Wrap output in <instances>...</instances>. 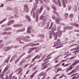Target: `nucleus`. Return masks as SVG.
I'll return each instance as SVG.
<instances>
[{
    "label": "nucleus",
    "instance_id": "44",
    "mask_svg": "<svg viewBox=\"0 0 79 79\" xmlns=\"http://www.w3.org/2000/svg\"><path fill=\"white\" fill-rule=\"evenodd\" d=\"M37 72H38V70H36L33 73L34 74H37Z\"/></svg>",
    "mask_w": 79,
    "mask_h": 79
},
{
    "label": "nucleus",
    "instance_id": "56",
    "mask_svg": "<svg viewBox=\"0 0 79 79\" xmlns=\"http://www.w3.org/2000/svg\"><path fill=\"white\" fill-rule=\"evenodd\" d=\"M31 48V50H35L36 48Z\"/></svg>",
    "mask_w": 79,
    "mask_h": 79
},
{
    "label": "nucleus",
    "instance_id": "25",
    "mask_svg": "<svg viewBox=\"0 0 79 79\" xmlns=\"http://www.w3.org/2000/svg\"><path fill=\"white\" fill-rule=\"evenodd\" d=\"M69 17L70 18H73L74 17V14H71L69 15Z\"/></svg>",
    "mask_w": 79,
    "mask_h": 79
},
{
    "label": "nucleus",
    "instance_id": "18",
    "mask_svg": "<svg viewBox=\"0 0 79 79\" xmlns=\"http://www.w3.org/2000/svg\"><path fill=\"white\" fill-rule=\"evenodd\" d=\"M62 71V69L61 68H58L57 69V71L56 72V73L59 72V71Z\"/></svg>",
    "mask_w": 79,
    "mask_h": 79
},
{
    "label": "nucleus",
    "instance_id": "6",
    "mask_svg": "<svg viewBox=\"0 0 79 79\" xmlns=\"http://www.w3.org/2000/svg\"><path fill=\"white\" fill-rule=\"evenodd\" d=\"M45 74H46V73L44 71L38 74V76L39 77H40V76H44Z\"/></svg>",
    "mask_w": 79,
    "mask_h": 79
},
{
    "label": "nucleus",
    "instance_id": "4",
    "mask_svg": "<svg viewBox=\"0 0 79 79\" xmlns=\"http://www.w3.org/2000/svg\"><path fill=\"white\" fill-rule=\"evenodd\" d=\"M12 48V47L9 46L6 47L4 48V50L5 52H7V51H9L10 50H11Z\"/></svg>",
    "mask_w": 79,
    "mask_h": 79
},
{
    "label": "nucleus",
    "instance_id": "17",
    "mask_svg": "<svg viewBox=\"0 0 79 79\" xmlns=\"http://www.w3.org/2000/svg\"><path fill=\"white\" fill-rule=\"evenodd\" d=\"M48 60L49 59H48L46 58L43 60V61L46 62L47 63H48L49 62V60Z\"/></svg>",
    "mask_w": 79,
    "mask_h": 79
},
{
    "label": "nucleus",
    "instance_id": "20",
    "mask_svg": "<svg viewBox=\"0 0 79 79\" xmlns=\"http://www.w3.org/2000/svg\"><path fill=\"white\" fill-rule=\"evenodd\" d=\"M58 37H60V36H61V34H62V32L60 31H59L58 32Z\"/></svg>",
    "mask_w": 79,
    "mask_h": 79
},
{
    "label": "nucleus",
    "instance_id": "28",
    "mask_svg": "<svg viewBox=\"0 0 79 79\" xmlns=\"http://www.w3.org/2000/svg\"><path fill=\"white\" fill-rule=\"evenodd\" d=\"M15 56H14L13 57V58H11L9 61L10 62H11L12 61H13L14 59L15 58Z\"/></svg>",
    "mask_w": 79,
    "mask_h": 79
},
{
    "label": "nucleus",
    "instance_id": "40",
    "mask_svg": "<svg viewBox=\"0 0 79 79\" xmlns=\"http://www.w3.org/2000/svg\"><path fill=\"white\" fill-rule=\"evenodd\" d=\"M53 13H55V14H56V15H58V12L55 10H53Z\"/></svg>",
    "mask_w": 79,
    "mask_h": 79
},
{
    "label": "nucleus",
    "instance_id": "53",
    "mask_svg": "<svg viewBox=\"0 0 79 79\" xmlns=\"http://www.w3.org/2000/svg\"><path fill=\"white\" fill-rule=\"evenodd\" d=\"M26 54L25 53H24L23 54L20 56V58L21 57H22V56H23L24 55Z\"/></svg>",
    "mask_w": 79,
    "mask_h": 79
},
{
    "label": "nucleus",
    "instance_id": "29",
    "mask_svg": "<svg viewBox=\"0 0 79 79\" xmlns=\"http://www.w3.org/2000/svg\"><path fill=\"white\" fill-rule=\"evenodd\" d=\"M40 56L39 55H37L36 56L35 58V59H39L40 58Z\"/></svg>",
    "mask_w": 79,
    "mask_h": 79
},
{
    "label": "nucleus",
    "instance_id": "46",
    "mask_svg": "<svg viewBox=\"0 0 79 79\" xmlns=\"http://www.w3.org/2000/svg\"><path fill=\"white\" fill-rule=\"evenodd\" d=\"M10 23L11 24H13V23H15V21H14L13 20H11L10 21Z\"/></svg>",
    "mask_w": 79,
    "mask_h": 79
},
{
    "label": "nucleus",
    "instance_id": "51",
    "mask_svg": "<svg viewBox=\"0 0 79 79\" xmlns=\"http://www.w3.org/2000/svg\"><path fill=\"white\" fill-rule=\"evenodd\" d=\"M69 64H65L64 66H63V67H66V66H68V65H69Z\"/></svg>",
    "mask_w": 79,
    "mask_h": 79
},
{
    "label": "nucleus",
    "instance_id": "16",
    "mask_svg": "<svg viewBox=\"0 0 79 79\" xmlns=\"http://www.w3.org/2000/svg\"><path fill=\"white\" fill-rule=\"evenodd\" d=\"M6 19H7V18H6L3 19L2 20L0 21V24H2V23H3V22H5V21H6Z\"/></svg>",
    "mask_w": 79,
    "mask_h": 79
},
{
    "label": "nucleus",
    "instance_id": "37",
    "mask_svg": "<svg viewBox=\"0 0 79 79\" xmlns=\"http://www.w3.org/2000/svg\"><path fill=\"white\" fill-rule=\"evenodd\" d=\"M44 18V16L42 15H41L40 16V19L41 20H43Z\"/></svg>",
    "mask_w": 79,
    "mask_h": 79
},
{
    "label": "nucleus",
    "instance_id": "61",
    "mask_svg": "<svg viewBox=\"0 0 79 79\" xmlns=\"http://www.w3.org/2000/svg\"><path fill=\"white\" fill-rule=\"evenodd\" d=\"M76 76H77V75L75 76L71 79H76Z\"/></svg>",
    "mask_w": 79,
    "mask_h": 79
},
{
    "label": "nucleus",
    "instance_id": "35",
    "mask_svg": "<svg viewBox=\"0 0 79 79\" xmlns=\"http://www.w3.org/2000/svg\"><path fill=\"white\" fill-rule=\"evenodd\" d=\"M24 8H26H26H29V7H28V6L27 4H25L24 5Z\"/></svg>",
    "mask_w": 79,
    "mask_h": 79
},
{
    "label": "nucleus",
    "instance_id": "43",
    "mask_svg": "<svg viewBox=\"0 0 79 79\" xmlns=\"http://www.w3.org/2000/svg\"><path fill=\"white\" fill-rule=\"evenodd\" d=\"M60 75V74H56L54 76L56 78V77H58V76H59Z\"/></svg>",
    "mask_w": 79,
    "mask_h": 79
},
{
    "label": "nucleus",
    "instance_id": "19",
    "mask_svg": "<svg viewBox=\"0 0 79 79\" xmlns=\"http://www.w3.org/2000/svg\"><path fill=\"white\" fill-rule=\"evenodd\" d=\"M21 59V58H19L16 59V60L15 61V63L16 64L19 61V60Z\"/></svg>",
    "mask_w": 79,
    "mask_h": 79
},
{
    "label": "nucleus",
    "instance_id": "12",
    "mask_svg": "<svg viewBox=\"0 0 79 79\" xmlns=\"http://www.w3.org/2000/svg\"><path fill=\"white\" fill-rule=\"evenodd\" d=\"M64 18L65 19H67L68 18V14L67 13H65L64 14Z\"/></svg>",
    "mask_w": 79,
    "mask_h": 79
},
{
    "label": "nucleus",
    "instance_id": "9",
    "mask_svg": "<svg viewBox=\"0 0 79 79\" xmlns=\"http://www.w3.org/2000/svg\"><path fill=\"white\" fill-rule=\"evenodd\" d=\"M76 71V69L73 70L70 73H69L68 74V76L69 75H71V74H73V73H75Z\"/></svg>",
    "mask_w": 79,
    "mask_h": 79
},
{
    "label": "nucleus",
    "instance_id": "24",
    "mask_svg": "<svg viewBox=\"0 0 79 79\" xmlns=\"http://www.w3.org/2000/svg\"><path fill=\"white\" fill-rule=\"evenodd\" d=\"M24 10H25L26 13H28L29 12V8H24Z\"/></svg>",
    "mask_w": 79,
    "mask_h": 79
},
{
    "label": "nucleus",
    "instance_id": "54",
    "mask_svg": "<svg viewBox=\"0 0 79 79\" xmlns=\"http://www.w3.org/2000/svg\"><path fill=\"white\" fill-rule=\"evenodd\" d=\"M52 18L53 19H55V16L54 15H53L52 16Z\"/></svg>",
    "mask_w": 79,
    "mask_h": 79
},
{
    "label": "nucleus",
    "instance_id": "55",
    "mask_svg": "<svg viewBox=\"0 0 79 79\" xmlns=\"http://www.w3.org/2000/svg\"><path fill=\"white\" fill-rule=\"evenodd\" d=\"M11 55H9L8 56V57L7 58V59H8V60H9L10 58H11Z\"/></svg>",
    "mask_w": 79,
    "mask_h": 79
},
{
    "label": "nucleus",
    "instance_id": "58",
    "mask_svg": "<svg viewBox=\"0 0 79 79\" xmlns=\"http://www.w3.org/2000/svg\"><path fill=\"white\" fill-rule=\"evenodd\" d=\"M60 64H57L56 65H55V66L56 67H57V66H60Z\"/></svg>",
    "mask_w": 79,
    "mask_h": 79
},
{
    "label": "nucleus",
    "instance_id": "36",
    "mask_svg": "<svg viewBox=\"0 0 79 79\" xmlns=\"http://www.w3.org/2000/svg\"><path fill=\"white\" fill-rule=\"evenodd\" d=\"M62 2H66V3H68V0H61Z\"/></svg>",
    "mask_w": 79,
    "mask_h": 79
},
{
    "label": "nucleus",
    "instance_id": "42",
    "mask_svg": "<svg viewBox=\"0 0 79 79\" xmlns=\"http://www.w3.org/2000/svg\"><path fill=\"white\" fill-rule=\"evenodd\" d=\"M64 76V74H62V75L59 77V79H61V78H62V77H63Z\"/></svg>",
    "mask_w": 79,
    "mask_h": 79
},
{
    "label": "nucleus",
    "instance_id": "3",
    "mask_svg": "<svg viewBox=\"0 0 79 79\" xmlns=\"http://www.w3.org/2000/svg\"><path fill=\"white\" fill-rule=\"evenodd\" d=\"M50 63H48V64H47V63L46 62L43 63L41 65V66H43L42 69H45V68H48V66L50 65Z\"/></svg>",
    "mask_w": 79,
    "mask_h": 79
},
{
    "label": "nucleus",
    "instance_id": "60",
    "mask_svg": "<svg viewBox=\"0 0 79 79\" xmlns=\"http://www.w3.org/2000/svg\"><path fill=\"white\" fill-rule=\"evenodd\" d=\"M36 59L35 57H34L33 59L32 60V62H34V61H35V59Z\"/></svg>",
    "mask_w": 79,
    "mask_h": 79
},
{
    "label": "nucleus",
    "instance_id": "1",
    "mask_svg": "<svg viewBox=\"0 0 79 79\" xmlns=\"http://www.w3.org/2000/svg\"><path fill=\"white\" fill-rule=\"evenodd\" d=\"M61 44V40L60 39H58L57 40L56 42H54V44L52 47H56V46H58V45H60Z\"/></svg>",
    "mask_w": 79,
    "mask_h": 79
},
{
    "label": "nucleus",
    "instance_id": "7",
    "mask_svg": "<svg viewBox=\"0 0 79 79\" xmlns=\"http://www.w3.org/2000/svg\"><path fill=\"white\" fill-rule=\"evenodd\" d=\"M73 66L71 65L69 66V68H67L66 70V72H68V71H71V70H72V69H73Z\"/></svg>",
    "mask_w": 79,
    "mask_h": 79
},
{
    "label": "nucleus",
    "instance_id": "31",
    "mask_svg": "<svg viewBox=\"0 0 79 79\" xmlns=\"http://www.w3.org/2000/svg\"><path fill=\"white\" fill-rule=\"evenodd\" d=\"M34 76H35V74H34L33 73L30 76L31 78H32V77H34Z\"/></svg>",
    "mask_w": 79,
    "mask_h": 79
},
{
    "label": "nucleus",
    "instance_id": "33",
    "mask_svg": "<svg viewBox=\"0 0 79 79\" xmlns=\"http://www.w3.org/2000/svg\"><path fill=\"white\" fill-rule=\"evenodd\" d=\"M12 75H13V74H12V73L11 74H10L9 75V79H12Z\"/></svg>",
    "mask_w": 79,
    "mask_h": 79
},
{
    "label": "nucleus",
    "instance_id": "2",
    "mask_svg": "<svg viewBox=\"0 0 79 79\" xmlns=\"http://www.w3.org/2000/svg\"><path fill=\"white\" fill-rule=\"evenodd\" d=\"M23 70V69L21 67H20L18 69L15 71V72H18V73H17L18 75H19V76H21L22 74H23V73L21 72Z\"/></svg>",
    "mask_w": 79,
    "mask_h": 79
},
{
    "label": "nucleus",
    "instance_id": "26",
    "mask_svg": "<svg viewBox=\"0 0 79 79\" xmlns=\"http://www.w3.org/2000/svg\"><path fill=\"white\" fill-rule=\"evenodd\" d=\"M31 57V55H27L26 57V59H28L29 58H30Z\"/></svg>",
    "mask_w": 79,
    "mask_h": 79
},
{
    "label": "nucleus",
    "instance_id": "47",
    "mask_svg": "<svg viewBox=\"0 0 79 79\" xmlns=\"http://www.w3.org/2000/svg\"><path fill=\"white\" fill-rule=\"evenodd\" d=\"M65 29H69V26L66 27Z\"/></svg>",
    "mask_w": 79,
    "mask_h": 79
},
{
    "label": "nucleus",
    "instance_id": "49",
    "mask_svg": "<svg viewBox=\"0 0 79 79\" xmlns=\"http://www.w3.org/2000/svg\"><path fill=\"white\" fill-rule=\"evenodd\" d=\"M11 23L10 22H8L7 23V25L8 26H10V25H11Z\"/></svg>",
    "mask_w": 79,
    "mask_h": 79
},
{
    "label": "nucleus",
    "instance_id": "62",
    "mask_svg": "<svg viewBox=\"0 0 79 79\" xmlns=\"http://www.w3.org/2000/svg\"><path fill=\"white\" fill-rule=\"evenodd\" d=\"M75 56H74L72 57L71 58H69V59H73L74 58H75Z\"/></svg>",
    "mask_w": 79,
    "mask_h": 79
},
{
    "label": "nucleus",
    "instance_id": "38",
    "mask_svg": "<svg viewBox=\"0 0 79 79\" xmlns=\"http://www.w3.org/2000/svg\"><path fill=\"white\" fill-rule=\"evenodd\" d=\"M52 2L53 3H57V1L56 0H52Z\"/></svg>",
    "mask_w": 79,
    "mask_h": 79
},
{
    "label": "nucleus",
    "instance_id": "27",
    "mask_svg": "<svg viewBox=\"0 0 79 79\" xmlns=\"http://www.w3.org/2000/svg\"><path fill=\"white\" fill-rule=\"evenodd\" d=\"M46 21H47V19H44L43 21V23L45 24L46 23Z\"/></svg>",
    "mask_w": 79,
    "mask_h": 79
},
{
    "label": "nucleus",
    "instance_id": "57",
    "mask_svg": "<svg viewBox=\"0 0 79 79\" xmlns=\"http://www.w3.org/2000/svg\"><path fill=\"white\" fill-rule=\"evenodd\" d=\"M34 65V64H33V65H31L29 67V69H30V68H32V67Z\"/></svg>",
    "mask_w": 79,
    "mask_h": 79
},
{
    "label": "nucleus",
    "instance_id": "59",
    "mask_svg": "<svg viewBox=\"0 0 79 79\" xmlns=\"http://www.w3.org/2000/svg\"><path fill=\"white\" fill-rule=\"evenodd\" d=\"M75 24V23H73V22H72L71 23V25H72V26H74Z\"/></svg>",
    "mask_w": 79,
    "mask_h": 79
},
{
    "label": "nucleus",
    "instance_id": "11",
    "mask_svg": "<svg viewBox=\"0 0 79 79\" xmlns=\"http://www.w3.org/2000/svg\"><path fill=\"white\" fill-rule=\"evenodd\" d=\"M25 16L26 19H27L28 21H29V22L31 21V18L29 16H28V15H26Z\"/></svg>",
    "mask_w": 79,
    "mask_h": 79
},
{
    "label": "nucleus",
    "instance_id": "30",
    "mask_svg": "<svg viewBox=\"0 0 79 79\" xmlns=\"http://www.w3.org/2000/svg\"><path fill=\"white\" fill-rule=\"evenodd\" d=\"M62 4H63L64 8H65L66 6V3H65V2H62Z\"/></svg>",
    "mask_w": 79,
    "mask_h": 79
},
{
    "label": "nucleus",
    "instance_id": "14",
    "mask_svg": "<svg viewBox=\"0 0 79 79\" xmlns=\"http://www.w3.org/2000/svg\"><path fill=\"white\" fill-rule=\"evenodd\" d=\"M0 78L1 79H5V78L3 77L5 75L4 74H0Z\"/></svg>",
    "mask_w": 79,
    "mask_h": 79
},
{
    "label": "nucleus",
    "instance_id": "63",
    "mask_svg": "<svg viewBox=\"0 0 79 79\" xmlns=\"http://www.w3.org/2000/svg\"><path fill=\"white\" fill-rule=\"evenodd\" d=\"M50 39H52V35H50L49 36Z\"/></svg>",
    "mask_w": 79,
    "mask_h": 79
},
{
    "label": "nucleus",
    "instance_id": "32",
    "mask_svg": "<svg viewBox=\"0 0 79 79\" xmlns=\"http://www.w3.org/2000/svg\"><path fill=\"white\" fill-rule=\"evenodd\" d=\"M77 74H78L77 73H75L74 74H73L70 77H73L74 76H77Z\"/></svg>",
    "mask_w": 79,
    "mask_h": 79
},
{
    "label": "nucleus",
    "instance_id": "50",
    "mask_svg": "<svg viewBox=\"0 0 79 79\" xmlns=\"http://www.w3.org/2000/svg\"><path fill=\"white\" fill-rule=\"evenodd\" d=\"M27 33H28V34H30V33H31V31L29 30H27Z\"/></svg>",
    "mask_w": 79,
    "mask_h": 79
},
{
    "label": "nucleus",
    "instance_id": "15",
    "mask_svg": "<svg viewBox=\"0 0 79 79\" xmlns=\"http://www.w3.org/2000/svg\"><path fill=\"white\" fill-rule=\"evenodd\" d=\"M77 49H79V46H77L76 48H72L71 49V51H74V50H76Z\"/></svg>",
    "mask_w": 79,
    "mask_h": 79
},
{
    "label": "nucleus",
    "instance_id": "45",
    "mask_svg": "<svg viewBox=\"0 0 79 79\" xmlns=\"http://www.w3.org/2000/svg\"><path fill=\"white\" fill-rule=\"evenodd\" d=\"M25 61H26V59H23L22 60V63H24V62H25Z\"/></svg>",
    "mask_w": 79,
    "mask_h": 79
},
{
    "label": "nucleus",
    "instance_id": "5",
    "mask_svg": "<svg viewBox=\"0 0 79 79\" xmlns=\"http://www.w3.org/2000/svg\"><path fill=\"white\" fill-rule=\"evenodd\" d=\"M31 14L33 15V18H35V12L34 10V8H33L32 10H31Z\"/></svg>",
    "mask_w": 79,
    "mask_h": 79
},
{
    "label": "nucleus",
    "instance_id": "10",
    "mask_svg": "<svg viewBox=\"0 0 79 79\" xmlns=\"http://www.w3.org/2000/svg\"><path fill=\"white\" fill-rule=\"evenodd\" d=\"M53 52H52L50 54H49L48 56H47V59H48L49 60H50V59H51V58H52V54H53Z\"/></svg>",
    "mask_w": 79,
    "mask_h": 79
},
{
    "label": "nucleus",
    "instance_id": "39",
    "mask_svg": "<svg viewBox=\"0 0 79 79\" xmlns=\"http://www.w3.org/2000/svg\"><path fill=\"white\" fill-rule=\"evenodd\" d=\"M74 26H76V27H79V25L77 23H75V24H74Z\"/></svg>",
    "mask_w": 79,
    "mask_h": 79
},
{
    "label": "nucleus",
    "instance_id": "52",
    "mask_svg": "<svg viewBox=\"0 0 79 79\" xmlns=\"http://www.w3.org/2000/svg\"><path fill=\"white\" fill-rule=\"evenodd\" d=\"M31 29V26L27 28V30H30Z\"/></svg>",
    "mask_w": 79,
    "mask_h": 79
},
{
    "label": "nucleus",
    "instance_id": "64",
    "mask_svg": "<svg viewBox=\"0 0 79 79\" xmlns=\"http://www.w3.org/2000/svg\"><path fill=\"white\" fill-rule=\"evenodd\" d=\"M75 62H76V63L77 64L79 63V60H77V61H76Z\"/></svg>",
    "mask_w": 79,
    "mask_h": 79
},
{
    "label": "nucleus",
    "instance_id": "48",
    "mask_svg": "<svg viewBox=\"0 0 79 79\" xmlns=\"http://www.w3.org/2000/svg\"><path fill=\"white\" fill-rule=\"evenodd\" d=\"M9 61V60H8V59H6L5 60V62L6 63H8Z\"/></svg>",
    "mask_w": 79,
    "mask_h": 79
},
{
    "label": "nucleus",
    "instance_id": "21",
    "mask_svg": "<svg viewBox=\"0 0 79 79\" xmlns=\"http://www.w3.org/2000/svg\"><path fill=\"white\" fill-rule=\"evenodd\" d=\"M52 8L54 10H55L56 11V6H55L54 5H52Z\"/></svg>",
    "mask_w": 79,
    "mask_h": 79
},
{
    "label": "nucleus",
    "instance_id": "22",
    "mask_svg": "<svg viewBox=\"0 0 79 79\" xmlns=\"http://www.w3.org/2000/svg\"><path fill=\"white\" fill-rule=\"evenodd\" d=\"M39 21V17L38 16V15L37 14L36 15V22L37 23Z\"/></svg>",
    "mask_w": 79,
    "mask_h": 79
},
{
    "label": "nucleus",
    "instance_id": "23",
    "mask_svg": "<svg viewBox=\"0 0 79 79\" xmlns=\"http://www.w3.org/2000/svg\"><path fill=\"white\" fill-rule=\"evenodd\" d=\"M47 54H45L44 55L42 58V59L43 60H44L45 58V57L46 56H47Z\"/></svg>",
    "mask_w": 79,
    "mask_h": 79
},
{
    "label": "nucleus",
    "instance_id": "8",
    "mask_svg": "<svg viewBox=\"0 0 79 79\" xmlns=\"http://www.w3.org/2000/svg\"><path fill=\"white\" fill-rule=\"evenodd\" d=\"M56 24H59L60 22V21H61V19L60 18L57 19H56Z\"/></svg>",
    "mask_w": 79,
    "mask_h": 79
},
{
    "label": "nucleus",
    "instance_id": "41",
    "mask_svg": "<svg viewBox=\"0 0 79 79\" xmlns=\"http://www.w3.org/2000/svg\"><path fill=\"white\" fill-rule=\"evenodd\" d=\"M44 9V6H41L40 8V10H43Z\"/></svg>",
    "mask_w": 79,
    "mask_h": 79
},
{
    "label": "nucleus",
    "instance_id": "34",
    "mask_svg": "<svg viewBox=\"0 0 79 79\" xmlns=\"http://www.w3.org/2000/svg\"><path fill=\"white\" fill-rule=\"evenodd\" d=\"M76 64H77L75 62H74V63H73L71 65L72 66H76Z\"/></svg>",
    "mask_w": 79,
    "mask_h": 79
},
{
    "label": "nucleus",
    "instance_id": "13",
    "mask_svg": "<svg viewBox=\"0 0 79 79\" xmlns=\"http://www.w3.org/2000/svg\"><path fill=\"white\" fill-rule=\"evenodd\" d=\"M10 65L9 64V65H7L6 67H5V68L4 69V70H5L6 71L7 70H8V69L10 66Z\"/></svg>",
    "mask_w": 79,
    "mask_h": 79
}]
</instances>
